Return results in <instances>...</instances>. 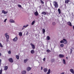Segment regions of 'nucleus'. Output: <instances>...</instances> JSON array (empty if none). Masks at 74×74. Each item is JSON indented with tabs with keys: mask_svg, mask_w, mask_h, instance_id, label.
Wrapping results in <instances>:
<instances>
[{
	"mask_svg": "<svg viewBox=\"0 0 74 74\" xmlns=\"http://www.w3.org/2000/svg\"><path fill=\"white\" fill-rule=\"evenodd\" d=\"M60 42L61 43H64V44H66L67 43V40L66 39H63V40H62L60 41Z\"/></svg>",
	"mask_w": 74,
	"mask_h": 74,
	"instance_id": "1",
	"label": "nucleus"
},
{
	"mask_svg": "<svg viewBox=\"0 0 74 74\" xmlns=\"http://www.w3.org/2000/svg\"><path fill=\"white\" fill-rule=\"evenodd\" d=\"M53 5L56 8H58V2L56 1H54L53 2Z\"/></svg>",
	"mask_w": 74,
	"mask_h": 74,
	"instance_id": "2",
	"label": "nucleus"
},
{
	"mask_svg": "<svg viewBox=\"0 0 74 74\" xmlns=\"http://www.w3.org/2000/svg\"><path fill=\"white\" fill-rule=\"evenodd\" d=\"M18 40V37L16 36L13 39V41L14 42H16Z\"/></svg>",
	"mask_w": 74,
	"mask_h": 74,
	"instance_id": "3",
	"label": "nucleus"
},
{
	"mask_svg": "<svg viewBox=\"0 0 74 74\" xmlns=\"http://www.w3.org/2000/svg\"><path fill=\"white\" fill-rule=\"evenodd\" d=\"M8 61L10 62H11V63H13L14 62V60L12 58H10L8 59Z\"/></svg>",
	"mask_w": 74,
	"mask_h": 74,
	"instance_id": "4",
	"label": "nucleus"
},
{
	"mask_svg": "<svg viewBox=\"0 0 74 74\" xmlns=\"http://www.w3.org/2000/svg\"><path fill=\"white\" fill-rule=\"evenodd\" d=\"M5 36L7 39H9V36L8 35V34L7 33H6L5 34Z\"/></svg>",
	"mask_w": 74,
	"mask_h": 74,
	"instance_id": "5",
	"label": "nucleus"
},
{
	"mask_svg": "<svg viewBox=\"0 0 74 74\" xmlns=\"http://www.w3.org/2000/svg\"><path fill=\"white\" fill-rule=\"evenodd\" d=\"M30 45L32 46V49H35V45L32 43H30Z\"/></svg>",
	"mask_w": 74,
	"mask_h": 74,
	"instance_id": "6",
	"label": "nucleus"
},
{
	"mask_svg": "<svg viewBox=\"0 0 74 74\" xmlns=\"http://www.w3.org/2000/svg\"><path fill=\"white\" fill-rule=\"evenodd\" d=\"M59 58H64V56L63 55L60 54L59 55Z\"/></svg>",
	"mask_w": 74,
	"mask_h": 74,
	"instance_id": "7",
	"label": "nucleus"
},
{
	"mask_svg": "<svg viewBox=\"0 0 74 74\" xmlns=\"http://www.w3.org/2000/svg\"><path fill=\"white\" fill-rule=\"evenodd\" d=\"M2 13H3L4 14H7L8 13V11H5L4 10H2Z\"/></svg>",
	"mask_w": 74,
	"mask_h": 74,
	"instance_id": "8",
	"label": "nucleus"
},
{
	"mask_svg": "<svg viewBox=\"0 0 74 74\" xmlns=\"http://www.w3.org/2000/svg\"><path fill=\"white\" fill-rule=\"evenodd\" d=\"M67 24L68 25H69V26H72L71 23V22H70V21L68 22L67 23Z\"/></svg>",
	"mask_w": 74,
	"mask_h": 74,
	"instance_id": "9",
	"label": "nucleus"
},
{
	"mask_svg": "<svg viewBox=\"0 0 74 74\" xmlns=\"http://www.w3.org/2000/svg\"><path fill=\"white\" fill-rule=\"evenodd\" d=\"M34 14L36 16H38V13L37 11H36L34 12Z\"/></svg>",
	"mask_w": 74,
	"mask_h": 74,
	"instance_id": "10",
	"label": "nucleus"
},
{
	"mask_svg": "<svg viewBox=\"0 0 74 74\" xmlns=\"http://www.w3.org/2000/svg\"><path fill=\"white\" fill-rule=\"evenodd\" d=\"M70 2V0H65V3L66 4H68Z\"/></svg>",
	"mask_w": 74,
	"mask_h": 74,
	"instance_id": "11",
	"label": "nucleus"
},
{
	"mask_svg": "<svg viewBox=\"0 0 74 74\" xmlns=\"http://www.w3.org/2000/svg\"><path fill=\"white\" fill-rule=\"evenodd\" d=\"M70 72H71V73L73 74H74V71L73 69H71L70 70Z\"/></svg>",
	"mask_w": 74,
	"mask_h": 74,
	"instance_id": "12",
	"label": "nucleus"
},
{
	"mask_svg": "<svg viewBox=\"0 0 74 74\" xmlns=\"http://www.w3.org/2000/svg\"><path fill=\"white\" fill-rule=\"evenodd\" d=\"M9 22H10L11 23H14V22H15L14 20L12 19H10L9 20Z\"/></svg>",
	"mask_w": 74,
	"mask_h": 74,
	"instance_id": "13",
	"label": "nucleus"
},
{
	"mask_svg": "<svg viewBox=\"0 0 74 74\" xmlns=\"http://www.w3.org/2000/svg\"><path fill=\"white\" fill-rule=\"evenodd\" d=\"M31 69H32V68H31L30 67H28L27 68V71H30V70H31Z\"/></svg>",
	"mask_w": 74,
	"mask_h": 74,
	"instance_id": "14",
	"label": "nucleus"
},
{
	"mask_svg": "<svg viewBox=\"0 0 74 74\" xmlns=\"http://www.w3.org/2000/svg\"><path fill=\"white\" fill-rule=\"evenodd\" d=\"M8 69V67L7 66H5L4 67V70H7Z\"/></svg>",
	"mask_w": 74,
	"mask_h": 74,
	"instance_id": "15",
	"label": "nucleus"
},
{
	"mask_svg": "<svg viewBox=\"0 0 74 74\" xmlns=\"http://www.w3.org/2000/svg\"><path fill=\"white\" fill-rule=\"evenodd\" d=\"M31 53L32 54H34V50H32L31 51Z\"/></svg>",
	"mask_w": 74,
	"mask_h": 74,
	"instance_id": "16",
	"label": "nucleus"
},
{
	"mask_svg": "<svg viewBox=\"0 0 74 74\" xmlns=\"http://www.w3.org/2000/svg\"><path fill=\"white\" fill-rule=\"evenodd\" d=\"M26 73V71H23L22 72V74H25Z\"/></svg>",
	"mask_w": 74,
	"mask_h": 74,
	"instance_id": "17",
	"label": "nucleus"
},
{
	"mask_svg": "<svg viewBox=\"0 0 74 74\" xmlns=\"http://www.w3.org/2000/svg\"><path fill=\"white\" fill-rule=\"evenodd\" d=\"M58 12L59 14H60L61 13V11H60V9H58Z\"/></svg>",
	"mask_w": 74,
	"mask_h": 74,
	"instance_id": "18",
	"label": "nucleus"
},
{
	"mask_svg": "<svg viewBox=\"0 0 74 74\" xmlns=\"http://www.w3.org/2000/svg\"><path fill=\"white\" fill-rule=\"evenodd\" d=\"M43 71H44V72L45 73V72H47V71H48V70L46 68H45L43 69Z\"/></svg>",
	"mask_w": 74,
	"mask_h": 74,
	"instance_id": "19",
	"label": "nucleus"
},
{
	"mask_svg": "<svg viewBox=\"0 0 74 74\" xmlns=\"http://www.w3.org/2000/svg\"><path fill=\"white\" fill-rule=\"evenodd\" d=\"M42 14V15H46V13L45 12H42L41 13Z\"/></svg>",
	"mask_w": 74,
	"mask_h": 74,
	"instance_id": "20",
	"label": "nucleus"
},
{
	"mask_svg": "<svg viewBox=\"0 0 74 74\" xmlns=\"http://www.w3.org/2000/svg\"><path fill=\"white\" fill-rule=\"evenodd\" d=\"M46 39L47 40H49V39H50V37H49V36H47V37L46 38Z\"/></svg>",
	"mask_w": 74,
	"mask_h": 74,
	"instance_id": "21",
	"label": "nucleus"
},
{
	"mask_svg": "<svg viewBox=\"0 0 74 74\" xmlns=\"http://www.w3.org/2000/svg\"><path fill=\"white\" fill-rule=\"evenodd\" d=\"M18 34L19 36H22V33L21 32H20Z\"/></svg>",
	"mask_w": 74,
	"mask_h": 74,
	"instance_id": "22",
	"label": "nucleus"
},
{
	"mask_svg": "<svg viewBox=\"0 0 74 74\" xmlns=\"http://www.w3.org/2000/svg\"><path fill=\"white\" fill-rule=\"evenodd\" d=\"M28 60H29V59H27L25 60L24 61V63H26V62H27V61H28Z\"/></svg>",
	"mask_w": 74,
	"mask_h": 74,
	"instance_id": "23",
	"label": "nucleus"
},
{
	"mask_svg": "<svg viewBox=\"0 0 74 74\" xmlns=\"http://www.w3.org/2000/svg\"><path fill=\"white\" fill-rule=\"evenodd\" d=\"M51 71V70L50 69H49L48 72L47 73V74H49L50 73V72Z\"/></svg>",
	"mask_w": 74,
	"mask_h": 74,
	"instance_id": "24",
	"label": "nucleus"
},
{
	"mask_svg": "<svg viewBox=\"0 0 74 74\" xmlns=\"http://www.w3.org/2000/svg\"><path fill=\"white\" fill-rule=\"evenodd\" d=\"M60 46L61 47H63L64 46V45L63 43H62L60 45Z\"/></svg>",
	"mask_w": 74,
	"mask_h": 74,
	"instance_id": "25",
	"label": "nucleus"
},
{
	"mask_svg": "<svg viewBox=\"0 0 74 74\" xmlns=\"http://www.w3.org/2000/svg\"><path fill=\"white\" fill-rule=\"evenodd\" d=\"M42 31L43 32V34H45V29H42Z\"/></svg>",
	"mask_w": 74,
	"mask_h": 74,
	"instance_id": "26",
	"label": "nucleus"
},
{
	"mask_svg": "<svg viewBox=\"0 0 74 74\" xmlns=\"http://www.w3.org/2000/svg\"><path fill=\"white\" fill-rule=\"evenodd\" d=\"M35 23V21H34L32 23L31 25H33Z\"/></svg>",
	"mask_w": 74,
	"mask_h": 74,
	"instance_id": "27",
	"label": "nucleus"
},
{
	"mask_svg": "<svg viewBox=\"0 0 74 74\" xmlns=\"http://www.w3.org/2000/svg\"><path fill=\"white\" fill-rule=\"evenodd\" d=\"M16 59H19V56H18L16 55Z\"/></svg>",
	"mask_w": 74,
	"mask_h": 74,
	"instance_id": "28",
	"label": "nucleus"
},
{
	"mask_svg": "<svg viewBox=\"0 0 74 74\" xmlns=\"http://www.w3.org/2000/svg\"><path fill=\"white\" fill-rule=\"evenodd\" d=\"M63 63L64 64H66V61L65 59H63Z\"/></svg>",
	"mask_w": 74,
	"mask_h": 74,
	"instance_id": "29",
	"label": "nucleus"
},
{
	"mask_svg": "<svg viewBox=\"0 0 74 74\" xmlns=\"http://www.w3.org/2000/svg\"><path fill=\"white\" fill-rule=\"evenodd\" d=\"M40 1L41 2L42 4H44V2L42 0H40Z\"/></svg>",
	"mask_w": 74,
	"mask_h": 74,
	"instance_id": "30",
	"label": "nucleus"
},
{
	"mask_svg": "<svg viewBox=\"0 0 74 74\" xmlns=\"http://www.w3.org/2000/svg\"><path fill=\"white\" fill-rule=\"evenodd\" d=\"M52 25L53 26H55L56 25V23L55 22H53L52 23Z\"/></svg>",
	"mask_w": 74,
	"mask_h": 74,
	"instance_id": "31",
	"label": "nucleus"
},
{
	"mask_svg": "<svg viewBox=\"0 0 74 74\" xmlns=\"http://www.w3.org/2000/svg\"><path fill=\"white\" fill-rule=\"evenodd\" d=\"M29 26V25H24L23 26V27H27V26Z\"/></svg>",
	"mask_w": 74,
	"mask_h": 74,
	"instance_id": "32",
	"label": "nucleus"
},
{
	"mask_svg": "<svg viewBox=\"0 0 74 74\" xmlns=\"http://www.w3.org/2000/svg\"><path fill=\"white\" fill-rule=\"evenodd\" d=\"M18 7H20V8L22 7V6H21V5H20L19 4L18 5Z\"/></svg>",
	"mask_w": 74,
	"mask_h": 74,
	"instance_id": "33",
	"label": "nucleus"
},
{
	"mask_svg": "<svg viewBox=\"0 0 74 74\" xmlns=\"http://www.w3.org/2000/svg\"><path fill=\"white\" fill-rule=\"evenodd\" d=\"M8 53L9 54H11V51H8Z\"/></svg>",
	"mask_w": 74,
	"mask_h": 74,
	"instance_id": "34",
	"label": "nucleus"
},
{
	"mask_svg": "<svg viewBox=\"0 0 74 74\" xmlns=\"http://www.w3.org/2000/svg\"><path fill=\"white\" fill-rule=\"evenodd\" d=\"M0 46L1 47H3V45H2V44H1V43H0Z\"/></svg>",
	"mask_w": 74,
	"mask_h": 74,
	"instance_id": "35",
	"label": "nucleus"
},
{
	"mask_svg": "<svg viewBox=\"0 0 74 74\" xmlns=\"http://www.w3.org/2000/svg\"><path fill=\"white\" fill-rule=\"evenodd\" d=\"M2 69L0 71V74H2Z\"/></svg>",
	"mask_w": 74,
	"mask_h": 74,
	"instance_id": "36",
	"label": "nucleus"
},
{
	"mask_svg": "<svg viewBox=\"0 0 74 74\" xmlns=\"http://www.w3.org/2000/svg\"><path fill=\"white\" fill-rule=\"evenodd\" d=\"M7 19L6 18L5 20L4 21V22H6V21H7Z\"/></svg>",
	"mask_w": 74,
	"mask_h": 74,
	"instance_id": "37",
	"label": "nucleus"
},
{
	"mask_svg": "<svg viewBox=\"0 0 74 74\" xmlns=\"http://www.w3.org/2000/svg\"><path fill=\"white\" fill-rule=\"evenodd\" d=\"M47 52H49V51H50V50H49L48 49L47 50Z\"/></svg>",
	"mask_w": 74,
	"mask_h": 74,
	"instance_id": "38",
	"label": "nucleus"
},
{
	"mask_svg": "<svg viewBox=\"0 0 74 74\" xmlns=\"http://www.w3.org/2000/svg\"><path fill=\"white\" fill-rule=\"evenodd\" d=\"M73 52V50L71 49V52L72 53Z\"/></svg>",
	"mask_w": 74,
	"mask_h": 74,
	"instance_id": "39",
	"label": "nucleus"
},
{
	"mask_svg": "<svg viewBox=\"0 0 74 74\" xmlns=\"http://www.w3.org/2000/svg\"><path fill=\"white\" fill-rule=\"evenodd\" d=\"M43 61H45V58H44L43 59Z\"/></svg>",
	"mask_w": 74,
	"mask_h": 74,
	"instance_id": "40",
	"label": "nucleus"
},
{
	"mask_svg": "<svg viewBox=\"0 0 74 74\" xmlns=\"http://www.w3.org/2000/svg\"><path fill=\"white\" fill-rule=\"evenodd\" d=\"M6 41L7 42H8V39H6Z\"/></svg>",
	"mask_w": 74,
	"mask_h": 74,
	"instance_id": "41",
	"label": "nucleus"
},
{
	"mask_svg": "<svg viewBox=\"0 0 74 74\" xmlns=\"http://www.w3.org/2000/svg\"><path fill=\"white\" fill-rule=\"evenodd\" d=\"M43 69V68H42V67H41V70H42Z\"/></svg>",
	"mask_w": 74,
	"mask_h": 74,
	"instance_id": "42",
	"label": "nucleus"
},
{
	"mask_svg": "<svg viewBox=\"0 0 74 74\" xmlns=\"http://www.w3.org/2000/svg\"><path fill=\"white\" fill-rule=\"evenodd\" d=\"M1 53H0V56H1Z\"/></svg>",
	"mask_w": 74,
	"mask_h": 74,
	"instance_id": "43",
	"label": "nucleus"
},
{
	"mask_svg": "<svg viewBox=\"0 0 74 74\" xmlns=\"http://www.w3.org/2000/svg\"><path fill=\"white\" fill-rule=\"evenodd\" d=\"M27 34H28V33H27L26 34V35H27Z\"/></svg>",
	"mask_w": 74,
	"mask_h": 74,
	"instance_id": "44",
	"label": "nucleus"
},
{
	"mask_svg": "<svg viewBox=\"0 0 74 74\" xmlns=\"http://www.w3.org/2000/svg\"><path fill=\"white\" fill-rule=\"evenodd\" d=\"M1 63L0 62V66H1Z\"/></svg>",
	"mask_w": 74,
	"mask_h": 74,
	"instance_id": "45",
	"label": "nucleus"
},
{
	"mask_svg": "<svg viewBox=\"0 0 74 74\" xmlns=\"http://www.w3.org/2000/svg\"><path fill=\"white\" fill-rule=\"evenodd\" d=\"M1 62V59H0V62Z\"/></svg>",
	"mask_w": 74,
	"mask_h": 74,
	"instance_id": "46",
	"label": "nucleus"
},
{
	"mask_svg": "<svg viewBox=\"0 0 74 74\" xmlns=\"http://www.w3.org/2000/svg\"><path fill=\"white\" fill-rule=\"evenodd\" d=\"M24 29V28H22V30H23Z\"/></svg>",
	"mask_w": 74,
	"mask_h": 74,
	"instance_id": "47",
	"label": "nucleus"
},
{
	"mask_svg": "<svg viewBox=\"0 0 74 74\" xmlns=\"http://www.w3.org/2000/svg\"><path fill=\"white\" fill-rule=\"evenodd\" d=\"M73 30H74V26L73 27Z\"/></svg>",
	"mask_w": 74,
	"mask_h": 74,
	"instance_id": "48",
	"label": "nucleus"
},
{
	"mask_svg": "<svg viewBox=\"0 0 74 74\" xmlns=\"http://www.w3.org/2000/svg\"><path fill=\"white\" fill-rule=\"evenodd\" d=\"M66 58L67 59H68V57H66Z\"/></svg>",
	"mask_w": 74,
	"mask_h": 74,
	"instance_id": "49",
	"label": "nucleus"
},
{
	"mask_svg": "<svg viewBox=\"0 0 74 74\" xmlns=\"http://www.w3.org/2000/svg\"><path fill=\"white\" fill-rule=\"evenodd\" d=\"M46 14H48V13L47 12V13H46Z\"/></svg>",
	"mask_w": 74,
	"mask_h": 74,
	"instance_id": "50",
	"label": "nucleus"
},
{
	"mask_svg": "<svg viewBox=\"0 0 74 74\" xmlns=\"http://www.w3.org/2000/svg\"><path fill=\"white\" fill-rule=\"evenodd\" d=\"M40 8H41V6H40Z\"/></svg>",
	"mask_w": 74,
	"mask_h": 74,
	"instance_id": "51",
	"label": "nucleus"
},
{
	"mask_svg": "<svg viewBox=\"0 0 74 74\" xmlns=\"http://www.w3.org/2000/svg\"><path fill=\"white\" fill-rule=\"evenodd\" d=\"M40 7H41V6H40Z\"/></svg>",
	"mask_w": 74,
	"mask_h": 74,
	"instance_id": "52",
	"label": "nucleus"
}]
</instances>
